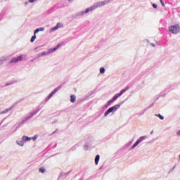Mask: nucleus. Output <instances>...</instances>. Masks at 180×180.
<instances>
[{"label":"nucleus","mask_w":180,"mask_h":180,"mask_svg":"<svg viewBox=\"0 0 180 180\" xmlns=\"http://www.w3.org/2000/svg\"><path fill=\"white\" fill-rule=\"evenodd\" d=\"M160 1H163V0H160Z\"/></svg>","instance_id":"nucleus-31"},{"label":"nucleus","mask_w":180,"mask_h":180,"mask_svg":"<svg viewBox=\"0 0 180 180\" xmlns=\"http://www.w3.org/2000/svg\"><path fill=\"white\" fill-rule=\"evenodd\" d=\"M154 133V131H150V134H153Z\"/></svg>","instance_id":"nucleus-28"},{"label":"nucleus","mask_w":180,"mask_h":180,"mask_svg":"<svg viewBox=\"0 0 180 180\" xmlns=\"http://www.w3.org/2000/svg\"><path fill=\"white\" fill-rule=\"evenodd\" d=\"M176 135L179 136H180V130H178V131H176Z\"/></svg>","instance_id":"nucleus-26"},{"label":"nucleus","mask_w":180,"mask_h":180,"mask_svg":"<svg viewBox=\"0 0 180 180\" xmlns=\"http://www.w3.org/2000/svg\"><path fill=\"white\" fill-rule=\"evenodd\" d=\"M120 107L121 105L120 104H117L108 108V110L104 112V117H107L108 115L116 112Z\"/></svg>","instance_id":"nucleus-3"},{"label":"nucleus","mask_w":180,"mask_h":180,"mask_svg":"<svg viewBox=\"0 0 180 180\" xmlns=\"http://www.w3.org/2000/svg\"><path fill=\"white\" fill-rule=\"evenodd\" d=\"M75 101H76V96L75 95H72L70 96V102L72 103H75Z\"/></svg>","instance_id":"nucleus-13"},{"label":"nucleus","mask_w":180,"mask_h":180,"mask_svg":"<svg viewBox=\"0 0 180 180\" xmlns=\"http://www.w3.org/2000/svg\"><path fill=\"white\" fill-rule=\"evenodd\" d=\"M17 62L21 61L22 60V56L16 58Z\"/></svg>","instance_id":"nucleus-20"},{"label":"nucleus","mask_w":180,"mask_h":180,"mask_svg":"<svg viewBox=\"0 0 180 180\" xmlns=\"http://www.w3.org/2000/svg\"><path fill=\"white\" fill-rule=\"evenodd\" d=\"M89 148H90L89 144V143H85V145H84V150H88Z\"/></svg>","instance_id":"nucleus-17"},{"label":"nucleus","mask_w":180,"mask_h":180,"mask_svg":"<svg viewBox=\"0 0 180 180\" xmlns=\"http://www.w3.org/2000/svg\"><path fill=\"white\" fill-rule=\"evenodd\" d=\"M40 112V108H37L34 110L32 112H30L29 115L23 118L19 123L18 126L22 127L24 124L31 120L34 116L37 115Z\"/></svg>","instance_id":"nucleus-1"},{"label":"nucleus","mask_w":180,"mask_h":180,"mask_svg":"<svg viewBox=\"0 0 180 180\" xmlns=\"http://www.w3.org/2000/svg\"><path fill=\"white\" fill-rule=\"evenodd\" d=\"M36 40V34L31 38L30 41L34 42Z\"/></svg>","instance_id":"nucleus-19"},{"label":"nucleus","mask_w":180,"mask_h":180,"mask_svg":"<svg viewBox=\"0 0 180 180\" xmlns=\"http://www.w3.org/2000/svg\"><path fill=\"white\" fill-rule=\"evenodd\" d=\"M32 141V139L30 136H26V135H23L21 137V140H17L15 141V143L20 146V147H24L25 144L29 141Z\"/></svg>","instance_id":"nucleus-2"},{"label":"nucleus","mask_w":180,"mask_h":180,"mask_svg":"<svg viewBox=\"0 0 180 180\" xmlns=\"http://www.w3.org/2000/svg\"><path fill=\"white\" fill-rule=\"evenodd\" d=\"M153 7L155 9H157L158 7V4H153Z\"/></svg>","instance_id":"nucleus-23"},{"label":"nucleus","mask_w":180,"mask_h":180,"mask_svg":"<svg viewBox=\"0 0 180 180\" xmlns=\"http://www.w3.org/2000/svg\"><path fill=\"white\" fill-rule=\"evenodd\" d=\"M44 28H37V30H35L34 31V34L39 33V32H41V31H44Z\"/></svg>","instance_id":"nucleus-16"},{"label":"nucleus","mask_w":180,"mask_h":180,"mask_svg":"<svg viewBox=\"0 0 180 180\" xmlns=\"http://www.w3.org/2000/svg\"><path fill=\"white\" fill-rule=\"evenodd\" d=\"M30 139H31V141L32 140L33 141H36L37 139H39V135L35 134L34 136L30 137Z\"/></svg>","instance_id":"nucleus-15"},{"label":"nucleus","mask_w":180,"mask_h":180,"mask_svg":"<svg viewBox=\"0 0 180 180\" xmlns=\"http://www.w3.org/2000/svg\"><path fill=\"white\" fill-rule=\"evenodd\" d=\"M13 108V106L9 108H7V109H5L4 110H2L1 112H0V115H4V114H6L8 113L9 111H11L12 109Z\"/></svg>","instance_id":"nucleus-8"},{"label":"nucleus","mask_w":180,"mask_h":180,"mask_svg":"<svg viewBox=\"0 0 180 180\" xmlns=\"http://www.w3.org/2000/svg\"><path fill=\"white\" fill-rule=\"evenodd\" d=\"M160 3L163 7H165V4H164V1H160Z\"/></svg>","instance_id":"nucleus-25"},{"label":"nucleus","mask_w":180,"mask_h":180,"mask_svg":"<svg viewBox=\"0 0 180 180\" xmlns=\"http://www.w3.org/2000/svg\"><path fill=\"white\" fill-rule=\"evenodd\" d=\"M124 91H120V94H115L112 98L110 101H108V102H107V105H105V108H108L109 106H110V105L114 103L115 101H116L117 100V98H120V96H122V95H123Z\"/></svg>","instance_id":"nucleus-6"},{"label":"nucleus","mask_w":180,"mask_h":180,"mask_svg":"<svg viewBox=\"0 0 180 180\" xmlns=\"http://www.w3.org/2000/svg\"><path fill=\"white\" fill-rule=\"evenodd\" d=\"M132 143V141H129V144H131Z\"/></svg>","instance_id":"nucleus-29"},{"label":"nucleus","mask_w":180,"mask_h":180,"mask_svg":"<svg viewBox=\"0 0 180 180\" xmlns=\"http://www.w3.org/2000/svg\"><path fill=\"white\" fill-rule=\"evenodd\" d=\"M62 27V25L58 22L56 27L52 28V31L57 30L58 28Z\"/></svg>","instance_id":"nucleus-12"},{"label":"nucleus","mask_w":180,"mask_h":180,"mask_svg":"<svg viewBox=\"0 0 180 180\" xmlns=\"http://www.w3.org/2000/svg\"><path fill=\"white\" fill-rule=\"evenodd\" d=\"M17 58H14L11 60V63H17Z\"/></svg>","instance_id":"nucleus-22"},{"label":"nucleus","mask_w":180,"mask_h":180,"mask_svg":"<svg viewBox=\"0 0 180 180\" xmlns=\"http://www.w3.org/2000/svg\"><path fill=\"white\" fill-rule=\"evenodd\" d=\"M179 160H180V154H179Z\"/></svg>","instance_id":"nucleus-30"},{"label":"nucleus","mask_w":180,"mask_h":180,"mask_svg":"<svg viewBox=\"0 0 180 180\" xmlns=\"http://www.w3.org/2000/svg\"><path fill=\"white\" fill-rule=\"evenodd\" d=\"M99 160H100V155H96V158H95L96 165H98Z\"/></svg>","instance_id":"nucleus-11"},{"label":"nucleus","mask_w":180,"mask_h":180,"mask_svg":"<svg viewBox=\"0 0 180 180\" xmlns=\"http://www.w3.org/2000/svg\"><path fill=\"white\" fill-rule=\"evenodd\" d=\"M180 31V27L178 25V24H175L174 25H171V27H169V32L172 34H177Z\"/></svg>","instance_id":"nucleus-7"},{"label":"nucleus","mask_w":180,"mask_h":180,"mask_svg":"<svg viewBox=\"0 0 180 180\" xmlns=\"http://www.w3.org/2000/svg\"><path fill=\"white\" fill-rule=\"evenodd\" d=\"M36 1V0H29V2L30 3H34V2H35Z\"/></svg>","instance_id":"nucleus-27"},{"label":"nucleus","mask_w":180,"mask_h":180,"mask_svg":"<svg viewBox=\"0 0 180 180\" xmlns=\"http://www.w3.org/2000/svg\"><path fill=\"white\" fill-rule=\"evenodd\" d=\"M46 55H47V53L46 52H43L41 54H39V57L41 56H46Z\"/></svg>","instance_id":"nucleus-24"},{"label":"nucleus","mask_w":180,"mask_h":180,"mask_svg":"<svg viewBox=\"0 0 180 180\" xmlns=\"http://www.w3.org/2000/svg\"><path fill=\"white\" fill-rule=\"evenodd\" d=\"M56 94V91H52L49 96L48 97L46 98L45 101L47 102L49 101L51 98L52 96H53Z\"/></svg>","instance_id":"nucleus-9"},{"label":"nucleus","mask_w":180,"mask_h":180,"mask_svg":"<svg viewBox=\"0 0 180 180\" xmlns=\"http://www.w3.org/2000/svg\"><path fill=\"white\" fill-rule=\"evenodd\" d=\"M60 46H61V44H58L56 47H55V48H53V49H50V50L49 51L48 54L50 53H52V52H53V51H56L58 48H60Z\"/></svg>","instance_id":"nucleus-10"},{"label":"nucleus","mask_w":180,"mask_h":180,"mask_svg":"<svg viewBox=\"0 0 180 180\" xmlns=\"http://www.w3.org/2000/svg\"><path fill=\"white\" fill-rule=\"evenodd\" d=\"M155 117H158L160 120H164V116L161 114H155Z\"/></svg>","instance_id":"nucleus-14"},{"label":"nucleus","mask_w":180,"mask_h":180,"mask_svg":"<svg viewBox=\"0 0 180 180\" xmlns=\"http://www.w3.org/2000/svg\"><path fill=\"white\" fill-rule=\"evenodd\" d=\"M105 4V1L96 3L94 5L91 6V7L87 8L85 11V13H88L89 12H91V11L96 10L98 8L103 6Z\"/></svg>","instance_id":"nucleus-4"},{"label":"nucleus","mask_w":180,"mask_h":180,"mask_svg":"<svg viewBox=\"0 0 180 180\" xmlns=\"http://www.w3.org/2000/svg\"><path fill=\"white\" fill-rule=\"evenodd\" d=\"M39 172H41L42 174L45 173L46 172V169H44V167H41L39 169Z\"/></svg>","instance_id":"nucleus-18"},{"label":"nucleus","mask_w":180,"mask_h":180,"mask_svg":"<svg viewBox=\"0 0 180 180\" xmlns=\"http://www.w3.org/2000/svg\"><path fill=\"white\" fill-rule=\"evenodd\" d=\"M105 68H100V73L101 74H104L105 73Z\"/></svg>","instance_id":"nucleus-21"},{"label":"nucleus","mask_w":180,"mask_h":180,"mask_svg":"<svg viewBox=\"0 0 180 180\" xmlns=\"http://www.w3.org/2000/svg\"><path fill=\"white\" fill-rule=\"evenodd\" d=\"M148 139L147 135L140 136L136 142L131 146L130 150H134L136 148L140 143H141L143 141Z\"/></svg>","instance_id":"nucleus-5"}]
</instances>
